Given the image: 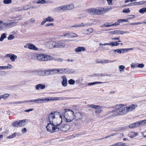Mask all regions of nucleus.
<instances>
[{
	"instance_id": "nucleus-1",
	"label": "nucleus",
	"mask_w": 146,
	"mask_h": 146,
	"mask_svg": "<svg viewBox=\"0 0 146 146\" xmlns=\"http://www.w3.org/2000/svg\"><path fill=\"white\" fill-rule=\"evenodd\" d=\"M47 121L46 129L50 132L58 131L66 132L70 128V126L68 124L60 126L62 121V116L58 111H54L49 114Z\"/></svg>"
},
{
	"instance_id": "nucleus-2",
	"label": "nucleus",
	"mask_w": 146,
	"mask_h": 146,
	"mask_svg": "<svg viewBox=\"0 0 146 146\" xmlns=\"http://www.w3.org/2000/svg\"><path fill=\"white\" fill-rule=\"evenodd\" d=\"M100 10L92 8L87 10L86 11L90 14L93 15H100L103 14L108 12L112 9L111 7L105 8L104 7L100 8Z\"/></svg>"
},
{
	"instance_id": "nucleus-3",
	"label": "nucleus",
	"mask_w": 146,
	"mask_h": 146,
	"mask_svg": "<svg viewBox=\"0 0 146 146\" xmlns=\"http://www.w3.org/2000/svg\"><path fill=\"white\" fill-rule=\"evenodd\" d=\"M60 100V98L59 97H49L46 98H42V99H38L36 100H31L30 101H26L25 102H19L18 103H24L25 102H34L36 103H40L42 102H45L51 101H54L56 100Z\"/></svg>"
},
{
	"instance_id": "nucleus-4",
	"label": "nucleus",
	"mask_w": 146,
	"mask_h": 146,
	"mask_svg": "<svg viewBox=\"0 0 146 146\" xmlns=\"http://www.w3.org/2000/svg\"><path fill=\"white\" fill-rule=\"evenodd\" d=\"M74 112L71 110L68 109H65V112L64 115L65 120L67 122H71L74 119Z\"/></svg>"
},
{
	"instance_id": "nucleus-5",
	"label": "nucleus",
	"mask_w": 146,
	"mask_h": 146,
	"mask_svg": "<svg viewBox=\"0 0 146 146\" xmlns=\"http://www.w3.org/2000/svg\"><path fill=\"white\" fill-rule=\"evenodd\" d=\"M36 57L37 60L41 61H49L53 58L52 56L41 53L37 54Z\"/></svg>"
},
{
	"instance_id": "nucleus-6",
	"label": "nucleus",
	"mask_w": 146,
	"mask_h": 146,
	"mask_svg": "<svg viewBox=\"0 0 146 146\" xmlns=\"http://www.w3.org/2000/svg\"><path fill=\"white\" fill-rule=\"evenodd\" d=\"M124 106V105L122 104L117 105L115 108L112 111L110 112V113L112 114L113 116H116L120 115V109L122 108Z\"/></svg>"
},
{
	"instance_id": "nucleus-7",
	"label": "nucleus",
	"mask_w": 146,
	"mask_h": 146,
	"mask_svg": "<svg viewBox=\"0 0 146 146\" xmlns=\"http://www.w3.org/2000/svg\"><path fill=\"white\" fill-rule=\"evenodd\" d=\"M74 5L72 4L68 5H65L58 7L57 9L58 10H63V11L66 10H71L73 8Z\"/></svg>"
},
{
	"instance_id": "nucleus-8",
	"label": "nucleus",
	"mask_w": 146,
	"mask_h": 146,
	"mask_svg": "<svg viewBox=\"0 0 146 146\" xmlns=\"http://www.w3.org/2000/svg\"><path fill=\"white\" fill-rule=\"evenodd\" d=\"M26 120L23 119L19 121H15L13 123V126L14 127H23L26 124Z\"/></svg>"
},
{
	"instance_id": "nucleus-9",
	"label": "nucleus",
	"mask_w": 146,
	"mask_h": 146,
	"mask_svg": "<svg viewBox=\"0 0 146 146\" xmlns=\"http://www.w3.org/2000/svg\"><path fill=\"white\" fill-rule=\"evenodd\" d=\"M69 40H59L57 42V48H63L65 46L66 42Z\"/></svg>"
},
{
	"instance_id": "nucleus-10",
	"label": "nucleus",
	"mask_w": 146,
	"mask_h": 146,
	"mask_svg": "<svg viewBox=\"0 0 146 146\" xmlns=\"http://www.w3.org/2000/svg\"><path fill=\"white\" fill-rule=\"evenodd\" d=\"M90 106L91 108H94L96 109L95 111L96 113L99 114L101 113L103 111L102 110V107L101 106L92 104L90 105Z\"/></svg>"
},
{
	"instance_id": "nucleus-11",
	"label": "nucleus",
	"mask_w": 146,
	"mask_h": 146,
	"mask_svg": "<svg viewBox=\"0 0 146 146\" xmlns=\"http://www.w3.org/2000/svg\"><path fill=\"white\" fill-rule=\"evenodd\" d=\"M74 116L75 121H82L83 116L81 113L79 112L76 113L75 114H74Z\"/></svg>"
},
{
	"instance_id": "nucleus-12",
	"label": "nucleus",
	"mask_w": 146,
	"mask_h": 146,
	"mask_svg": "<svg viewBox=\"0 0 146 146\" xmlns=\"http://www.w3.org/2000/svg\"><path fill=\"white\" fill-rule=\"evenodd\" d=\"M54 74L57 73H66V69H53Z\"/></svg>"
},
{
	"instance_id": "nucleus-13",
	"label": "nucleus",
	"mask_w": 146,
	"mask_h": 146,
	"mask_svg": "<svg viewBox=\"0 0 146 146\" xmlns=\"http://www.w3.org/2000/svg\"><path fill=\"white\" fill-rule=\"evenodd\" d=\"M5 57L10 58V60L12 62L14 61L17 58V56L16 55L12 54H7L5 55Z\"/></svg>"
},
{
	"instance_id": "nucleus-14",
	"label": "nucleus",
	"mask_w": 146,
	"mask_h": 146,
	"mask_svg": "<svg viewBox=\"0 0 146 146\" xmlns=\"http://www.w3.org/2000/svg\"><path fill=\"white\" fill-rule=\"evenodd\" d=\"M54 21V19L53 18L50 16H48V17L46 18L41 23V25H44L46 22H53Z\"/></svg>"
},
{
	"instance_id": "nucleus-15",
	"label": "nucleus",
	"mask_w": 146,
	"mask_h": 146,
	"mask_svg": "<svg viewBox=\"0 0 146 146\" xmlns=\"http://www.w3.org/2000/svg\"><path fill=\"white\" fill-rule=\"evenodd\" d=\"M137 106L136 104H131L128 106L126 107L128 112H129L132 111L137 107Z\"/></svg>"
},
{
	"instance_id": "nucleus-16",
	"label": "nucleus",
	"mask_w": 146,
	"mask_h": 146,
	"mask_svg": "<svg viewBox=\"0 0 146 146\" xmlns=\"http://www.w3.org/2000/svg\"><path fill=\"white\" fill-rule=\"evenodd\" d=\"M44 76H48L50 75H52L54 74L53 70H45L43 71Z\"/></svg>"
},
{
	"instance_id": "nucleus-17",
	"label": "nucleus",
	"mask_w": 146,
	"mask_h": 146,
	"mask_svg": "<svg viewBox=\"0 0 146 146\" xmlns=\"http://www.w3.org/2000/svg\"><path fill=\"white\" fill-rule=\"evenodd\" d=\"M62 80V85L63 86H66L67 85V80L65 76H63L61 77Z\"/></svg>"
},
{
	"instance_id": "nucleus-18",
	"label": "nucleus",
	"mask_w": 146,
	"mask_h": 146,
	"mask_svg": "<svg viewBox=\"0 0 146 146\" xmlns=\"http://www.w3.org/2000/svg\"><path fill=\"white\" fill-rule=\"evenodd\" d=\"M45 88V85L41 84H39L36 85L35 88L37 90L43 89Z\"/></svg>"
},
{
	"instance_id": "nucleus-19",
	"label": "nucleus",
	"mask_w": 146,
	"mask_h": 146,
	"mask_svg": "<svg viewBox=\"0 0 146 146\" xmlns=\"http://www.w3.org/2000/svg\"><path fill=\"white\" fill-rule=\"evenodd\" d=\"M120 113L121 115L126 114L128 112L126 107H124L122 109H120Z\"/></svg>"
},
{
	"instance_id": "nucleus-20",
	"label": "nucleus",
	"mask_w": 146,
	"mask_h": 146,
	"mask_svg": "<svg viewBox=\"0 0 146 146\" xmlns=\"http://www.w3.org/2000/svg\"><path fill=\"white\" fill-rule=\"evenodd\" d=\"M86 50L85 48L83 46H78L75 49L76 52H79L81 51H84Z\"/></svg>"
},
{
	"instance_id": "nucleus-21",
	"label": "nucleus",
	"mask_w": 146,
	"mask_h": 146,
	"mask_svg": "<svg viewBox=\"0 0 146 146\" xmlns=\"http://www.w3.org/2000/svg\"><path fill=\"white\" fill-rule=\"evenodd\" d=\"M138 135L137 133L135 132H132L129 133L128 136L131 139L133 138Z\"/></svg>"
},
{
	"instance_id": "nucleus-22",
	"label": "nucleus",
	"mask_w": 146,
	"mask_h": 146,
	"mask_svg": "<svg viewBox=\"0 0 146 146\" xmlns=\"http://www.w3.org/2000/svg\"><path fill=\"white\" fill-rule=\"evenodd\" d=\"M140 125L139 121L131 124L129 125V127L131 128H133Z\"/></svg>"
},
{
	"instance_id": "nucleus-23",
	"label": "nucleus",
	"mask_w": 146,
	"mask_h": 146,
	"mask_svg": "<svg viewBox=\"0 0 146 146\" xmlns=\"http://www.w3.org/2000/svg\"><path fill=\"white\" fill-rule=\"evenodd\" d=\"M28 48L30 49L33 50H37L38 48L34 45L30 44H29Z\"/></svg>"
},
{
	"instance_id": "nucleus-24",
	"label": "nucleus",
	"mask_w": 146,
	"mask_h": 146,
	"mask_svg": "<svg viewBox=\"0 0 146 146\" xmlns=\"http://www.w3.org/2000/svg\"><path fill=\"white\" fill-rule=\"evenodd\" d=\"M50 46L52 48H57V42L52 41L50 42Z\"/></svg>"
},
{
	"instance_id": "nucleus-25",
	"label": "nucleus",
	"mask_w": 146,
	"mask_h": 146,
	"mask_svg": "<svg viewBox=\"0 0 146 146\" xmlns=\"http://www.w3.org/2000/svg\"><path fill=\"white\" fill-rule=\"evenodd\" d=\"M110 62V61L109 62V61L108 60H97L96 61V63H109Z\"/></svg>"
},
{
	"instance_id": "nucleus-26",
	"label": "nucleus",
	"mask_w": 146,
	"mask_h": 146,
	"mask_svg": "<svg viewBox=\"0 0 146 146\" xmlns=\"http://www.w3.org/2000/svg\"><path fill=\"white\" fill-rule=\"evenodd\" d=\"M82 121H75L74 122V126L76 128H79L81 125Z\"/></svg>"
},
{
	"instance_id": "nucleus-27",
	"label": "nucleus",
	"mask_w": 146,
	"mask_h": 146,
	"mask_svg": "<svg viewBox=\"0 0 146 146\" xmlns=\"http://www.w3.org/2000/svg\"><path fill=\"white\" fill-rule=\"evenodd\" d=\"M12 68V66L11 64H9L7 66H0V70L5 69H10Z\"/></svg>"
},
{
	"instance_id": "nucleus-28",
	"label": "nucleus",
	"mask_w": 146,
	"mask_h": 146,
	"mask_svg": "<svg viewBox=\"0 0 146 146\" xmlns=\"http://www.w3.org/2000/svg\"><path fill=\"white\" fill-rule=\"evenodd\" d=\"M70 32H68L66 33H64L61 36L62 37H66L68 38H70Z\"/></svg>"
},
{
	"instance_id": "nucleus-29",
	"label": "nucleus",
	"mask_w": 146,
	"mask_h": 146,
	"mask_svg": "<svg viewBox=\"0 0 146 146\" xmlns=\"http://www.w3.org/2000/svg\"><path fill=\"white\" fill-rule=\"evenodd\" d=\"M115 146H125V144L122 142H119L114 144Z\"/></svg>"
},
{
	"instance_id": "nucleus-30",
	"label": "nucleus",
	"mask_w": 146,
	"mask_h": 146,
	"mask_svg": "<svg viewBox=\"0 0 146 146\" xmlns=\"http://www.w3.org/2000/svg\"><path fill=\"white\" fill-rule=\"evenodd\" d=\"M36 73L37 75L41 76H44V72L43 71L39 70Z\"/></svg>"
},
{
	"instance_id": "nucleus-31",
	"label": "nucleus",
	"mask_w": 146,
	"mask_h": 146,
	"mask_svg": "<svg viewBox=\"0 0 146 146\" xmlns=\"http://www.w3.org/2000/svg\"><path fill=\"white\" fill-rule=\"evenodd\" d=\"M103 82H94L92 83H88V86H91L92 85H95L96 84H102L103 83Z\"/></svg>"
},
{
	"instance_id": "nucleus-32",
	"label": "nucleus",
	"mask_w": 146,
	"mask_h": 146,
	"mask_svg": "<svg viewBox=\"0 0 146 146\" xmlns=\"http://www.w3.org/2000/svg\"><path fill=\"white\" fill-rule=\"evenodd\" d=\"M16 136V133H15L12 134L7 137V138L9 139H11L15 138Z\"/></svg>"
},
{
	"instance_id": "nucleus-33",
	"label": "nucleus",
	"mask_w": 146,
	"mask_h": 146,
	"mask_svg": "<svg viewBox=\"0 0 146 146\" xmlns=\"http://www.w3.org/2000/svg\"><path fill=\"white\" fill-rule=\"evenodd\" d=\"M66 73H73L74 72V70L70 68H66Z\"/></svg>"
},
{
	"instance_id": "nucleus-34",
	"label": "nucleus",
	"mask_w": 146,
	"mask_h": 146,
	"mask_svg": "<svg viewBox=\"0 0 146 146\" xmlns=\"http://www.w3.org/2000/svg\"><path fill=\"white\" fill-rule=\"evenodd\" d=\"M123 31H120L116 30L114 31V33L113 34H115L117 35H121L123 34Z\"/></svg>"
},
{
	"instance_id": "nucleus-35",
	"label": "nucleus",
	"mask_w": 146,
	"mask_h": 146,
	"mask_svg": "<svg viewBox=\"0 0 146 146\" xmlns=\"http://www.w3.org/2000/svg\"><path fill=\"white\" fill-rule=\"evenodd\" d=\"M35 2L38 4H43L45 3L46 1L45 0H36Z\"/></svg>"
},
{
	"instance_id": "nucleus-36",
	"label": "nucleus",
	"mask_w": 146,
	"mask_h": 146,
	"mask_svg": "<svg viewBox=\"0 0 146 146\" xmlns=\"http://www.w3.org/2000/svg\"><path fill=\"white\" fill-rule=\"evenodd\" d=\"M6 37V34L5 33H3L0 38V41H2L3 40L4 38Z\"/></svg>"
},
{
	"instance_id": "nucleus-37",
	"label": "nucleus",
	"mask_w": 146,
	"mask_h": 146,
	"mask_svg": "<svg viewBox=\"0 0 146 146\" xmlns=\"http://www.w3.org/2000/svg\"><path fill=\"white\" fill-rule=\"evenodd\" d=\"M10 96L9 94H5L2 95V98L4 99H6Z\"/></svg>"
},
{
	"instance_id": "nucleus-38",
	"label": "nucleus",
	"mask_w": 146,
	"mask_h": 146,
	"mask_svg": "<svg viewBox=\"0 0 146 146\" xmlns=\"http://www.w3.org/2000/svg\"><path fill=\"white\" fill-rule=\"evenodd\" d=\"M131 48H121V51H122L121 53H124L125 52H128L129 50H131Z\"/></svg>"
},
{
	"instance_id": "nucleus-39",
	"label": "nucleus",
	"mask_w": 146,
	"mask_h": 146,
	"mask_svg": "<svg viewBox=\"0 0 146 146\" xmlns=\"http://www.w3.org/2000/svg\"><path fill=\"white\" fill-rule=\"evenodd\" d=\"M86 31L87 32L86 34L88 35L90 34L93 32V29L92 28H90L87 30Z\"/></svg>"
},
{
	"instance_id": "nucleus-40",
	"label": "nucleus",
	"mask_w": 146,
	"mask_h": 146,
	"mask_svg": "<svg viewBox=\"0 0 146 146\" xmlns=\"http://www.w3.org/2000/svg\"><path fill=\"white\" fill-rule=\"evenodd\" d=\"M138 3L137 2H134L129 4L127 6H133L135 5H138L137 4Z\"/></svg>"
},
{
	"instance_id": "nucleus-41",
	"label": "nucleus",
	"mask_w": 146,
	"mask_h": 146,
	"mask_svg": "<svg viewBox=\"0 0 146 146\" xmlns=\"http://www.w3.org/2000/svg\"><path fill=\"white\" fill-rule=\"evenodd\" d=\"M3 3L5 4H9L11 3V0H4L3 1Z\"/></svg>"
},
{
	"instance_id": "nucleus-42",
	"label": "nucleus",
	"mask_w": 146,
	"mask_h": 146,
	"mask_svg": "<svg viewBox=\"0 0 146 146\" xmlns=\"http://www.w3.org/2000/svg\"><path fill=\"white\" fill-rule=\"evenodd\" d=\"M139 12L141 13H143L146 12V8H143L139 10Z\"/></svg>"
},
{
	"instance_id": "nucleus-43",
	"label": "nucleus",
	"mask_w": 146,
	"mask_h": 146,
	"mask_svg": "<svg viewBox=\"0 0 146 146\" xmlns=\"http://www.w3.org/2000/svg\"><path fill=\"white\" fill-rule=\"evenodd\" d=\"M120 71L122 72L124 71L123 69L125 68V67L123 65H120L119 66Z\"/></svg>"
},
{
	"instance_id": "nucleus-44",
	"label": "nucleus",
	"mask_w": 146,
	"mask_h": 146,
	"mask_svg": "<svg viewBox=\"0 0 146 146\" xmlns=\"http://www.w3.org/2000/svg\"><path fill=\"white\" fill-rule=\"evenodd\" d=\"M139 122L140 125H142L143 124H146V119L139 121Z\"/></svg>"
},
{
	"instance_id": "nucleus-45",
	"label": "nucleus",
	"mask_w": 146,
	"mask_h": 146,
	"mask_svg": "<svg viewBox=\"0 0 146 146\" xmlns=\"http://www.w3.org/2000/svg\"><path fill=\"white\" fill-rule=\"evenodd\" d=\"M68 83L71 85H74L75 84V82L72 79H70L68 81Z\"/></svg>"
},
{
	"instance_id": "nucleus-46",
	"label": "nucleus",
	"mask_w": 146,
	"mask_h": 146,
	"mask_svg": "<svg viewBox=\"0 0 146 146\" xmlns=\"http://www.w3.org/2000/svg\"><path fill=\"white\" fill-rule=\"evenodd\" d=\"M122 12L124 13H128L130 12V11L129 8L125 9L123 10Z\"/></svg>"
},
{
	"instance_id": "nucleus-47",
	"label": "nucleus",
	"mask_w": 146,
	"mask_h": 146,
	"mask_svg": "<svg viewBox=\"0 0 146 146\" xmlns=\"http://www.w3.org/2000/svg\"><path fill=\"white\" fill-rule=\"evenodd\" d=\"M77 35L75 33L70 32V38L76 37Z\"/></svg>"
},
{
	"instance_id": "nucleus-48",
	"label": "nucleus",
	"mask_w": 146,
	"mask_h": 146,
	"mask_svg": "<svg viewBox=\"0 0 146 146\" xmlns=\"http://www.w3.org/2000/svg\"><path fill=\"white\" fill-rule=\"evenodd\" d=\"M117 133H111L110 135H108V136L106 137H105L103 138H102L101 139H104L106 138H107L108 137H111V136H114L115 135H117Z\"/></svg>"
},
{
	"instance_id": "nucleus-49",
	"label": "nucleus",
	"mask_w": 146,
	"mask_h": 146,
	"mask_svg": "<svg viewBox=\"0 0 146 146\" xmlns=\"http://www.w3.org/2000/svg\"><path fill=\"white\" fill-rule=\"evenodd\" d=\"M129 17L127 18V19L129 20L134 19L135 17V16L133 15H131L129 16Z\"/></svg>"
},
{
	"instance_id": "nucleus-50",
	"label": "nucleus",
	"mask_w": 146,
	"mask_h": 146,
	"mask_svg": "<svg viewBox=\"0 0 146 146\" xmlns=\"http://www.w3.org/2000/svg\"><path fill=\"white\" fill-rule=\"evenodd\" d=\"M117 21L118 22V23H122V22H125L127 21V20L125 19H118Z\"/></svg>"
},
{
	"instance_id": "nucleus-51",
	"label": "nucleus",
	"mask_w": 146,
	"mask_h": 146,
	"mask_svg": "<svg viewBox=\"0 0 146 146\" xmlns=\"http://www.w3.org/2000/svg\"><path fill=\"white\" fill-rule=\"evenodd\" d=\"M14 36L13 35H11L9 36L8 37V40H12L14 38Z\"/></svg>"
},
{
	"instance_id": "nucleus-52",
	"label": "nucleus",
	"mask_w": 146,
	"mask_h": 146,
	"mask_svg": "<svg viewBox=\"0 0 146 146\" xmlns=\"http://www.w3.org/2000/svg\"><path fill=\"white\" fill-rule=\"evenodd\" d=\"M112 39L114 40H118V42H120L121 41L119 40V37H117L115 38H112Z\"/></svg>"
},
{
	"instance_id": "nucleus-53",
	"label": "nucleus",
	"mask_w": 146,
	"mask_h": 146,
	"mask_svg": "<svg viewBox=\"0 0 146 146\" xmlns=\"http://www.w3.org/2000/svg\"><path fill=\"white\" fill-rule=\"evenodd\" d=\"M113 0H107L108 4L109 5H112V1Z\"/></svg>"
},
{
	"instance_id": "nucleus-54",
	"label": "nucleus",
	"mask_w": 146,
	"mask_h": 146,
	"mask_svg": "<svg viewBox=\"0 0 146 146\" xmlns=\"http://www.w3.org/2000/svg\"><path fill=\"white\" fill-rule=\"evenodd\" d=\"M27 129L26 128H24L22 130V132L23 133H25L26 132Z\"/></svg>"
},
{
	"instance_id": "nucleus-55",
	"label": "nucleus",
	"mask_w": 146,
	"mask_h": 146,
	"mask_svg": "<svg viewBox=\"0 0 146 146\" xmlns=\"http://www.w3.org/2000/svg\"><path fill=\"white\" fill-rule=\"evenodd\" d=\"M115 51H117V53H118L119 54H121V52H122V51H121V49L115 50Z\"/></svg>"
},
{
	"instance_id": "nucleus-56",
	"label": "nucleus",
	"mask_w": 146,
	"mask_h": 146,
	"mask_svg": "<svg viewBox=\"0 0 146 146\" xmlns=\"http://www.w3.org/2000/svg\"><path fill=\"white\" fill-rule=\"evenodd\" d=\"M144 67V64H137L136 67L142 68Z\"/></svg>"
},
{
	"instance_id": "nucleus-57",
	"label": "nucleus",
	"mask_w": 146,
	"mask_h": 146,
	"mask_svg": "<svg viewBox=\"0 0 146 146\" xmlns=\"http://www.w3.org/2000/svg\"><path fill=\"white\" fill-rule=\"evenodd\" d=\"M54 25V24L53 23H49L48 24H47L45 25L46 27H48L50 26H53Z\"/></svg>"
},
{
	"instance_id": "nucleus-58",
	"label": "nucleus",
	"mask_w": 146,
	"mask_h": 146,
	"mask_svg": "<svg viewBox=\"0 0 146 146\" xmlns=\"http://www.w3.org/2000/svg\"><path fill=\"white\" fill-rule=\"evenodd\" d=\"M138 3V5H141L143 4L144 3V2L143 1H141L139 2H137Z\"/></svg>"
},
{
	"instance_id": "nucleus-59",
	"label": "nucleus",
	"mask_w": 146,
	"mask_h": 146,
	"mask_svg": "<svg viewBox=\"0 0 146 146\" xmlns=\"http://www.w3.org/2000/svg\"><path fill=\"white\" fill-rule=\"evenodd\" d=\"M119 24L117 22H115V23H114V24H112L111 25L112 26H114V25L115 26H116V25H118Z\"/></svg>"
},
{
	"instance_id": "nucleus-60",
	"label": "nucleus",
	"mask_w": 146,
	"mask_h": 146,
	"mask_svg": "<svg viewBox=\"0 0 146 146\" xmlns=\"http://www.w3.org/2000/svg\"><path fill=\"white\" fill-rule=\"evenodd\" d=\"M136 66L137 64H131V68H137V67H136Z\"/></svg>"
},
{
	"instance_id": "nucleus-61",
	"label": "nucleus",
	"mask_w": 146,
	"mask_h": 146,
	"mask_svg": "<svg viewBox=\"0 0 146 146\" xmlns=\"http://www.w3.org/2000/svg\"><path fill=\"white\" fill-rule=\"evenodd\" d=\"M114 42V46H117L119 44V43H118L117 42Z\"/></svg>"
},
{
	"instance_id": "nucleus-62",
	"label": "nucleus",
	"mask_w": 146,
	"mask_h": 146,
	"mask_svg": "<svg viewBox=\"0 0 146 146\" xmlns=\"http://www.w3.org/2000/svg\"><path fill=\"white\" fill-rule=\"evenodd\" d=\"M110 45L111 46H114V42H111L110 43Z\"/></svg>"
},
{
	"instance_id": "nucleus-63",
	"label": "nucleus",
	"mask_w": 146,
	"mask_h": 146,
	"mask_svg": "<svg viewBox=\"0 0 146 146\" xmlns=\"http://www.w3.org/2000/svg\"><path fill=\"white\" fill-rule=\"evenodd\" d=\"M33 110V109H29V110H25V111L26 112H29V111H32Z\"/></svg>"
},
{
	"instance_id": "nucleus-64",
	"label": "nucleus",
	"mask_w": 146,
	"mask_h": 146,
	"mask_svg": "<svg viewBox=\"0 0 146 146\" xmlns=\"http://www.w3.org/2000/svg\"><path fill=\"white\" fill-rule=\"evenodd\" d=\"M29 21L32 23H34L35 22V20L34 19H31Z\"/></svg>"
}]
</instances>
